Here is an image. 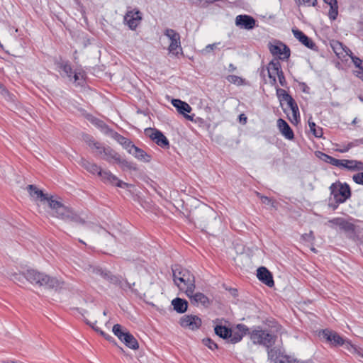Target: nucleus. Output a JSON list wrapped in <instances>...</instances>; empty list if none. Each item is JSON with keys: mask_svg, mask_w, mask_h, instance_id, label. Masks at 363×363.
I'll list each match as a JSON object with an SVG mask.
<instances>
[{"mask_svg": "<svg viewBox=\"0 0 363 363\" xmlns=\"http://www.w3.org/2000/svg\"><path fill=\"white\" fill-rule=\"evenodd\" d=\"M99 176L106 184L116 186L120 188H125L128 186V184L120 180L116 176L113 174L110 171L101 170L99 172Z\"/></svg>", "mask_w": 363, "mask_h": 363, "instance_id": "nucleus-12", "label": "nucleus"}, {"mask_svg": "<svg viewBox=\"0 0 363 363\" xmlns=\"http://www.w3.org/2000/svg\"><path fill=\"white\" fill-rule=\"evenodd\" d=\"M187 296L190 298L191 303L194 305H201L205 308H208L211 304L210 299L203 293L197 292L194 294V292H193L191 294H189V296Z\"/></svg>", "mask_w": 363, "mask_h": 363, "instance_id": "nucleus-22", "label": "nucleus"}, {"mask_svg": "<svg viewBox=\"0 0 363 363\" xmlns=\"http://www.w3.org/2000/svg\"><path fill=\"white\" fill-rule=\"evenodd\" d=\"M123 285L125 289H123L124 291H125L127 289H129L133 294H138V290L132 288L131 284L129 283L127 280H125L124 282H123Z\"/></svg>", "mask_w": 363, "mask_h": 363, "instance_id": "nucleus-55", "label": "nucleus"}, {"mask_svg": "<svg viewBox=\"0 0 363 363\" xmlns=\"http://www.w3.org/2000/svg\"><path fill=\"white\" fill-rule=\"evenodd\" d=\"M308 125L310 128V131L315 138H321L323 135V128L321 127L317 126L316 124L311 120H308Z\"/></svg>", "mask_w": 363, "mask_h": 363, "instance_id": "nucleus-39", "label": "nucleus"}, {"mask_svg": "<svg viewBox=\"0 0 363 363\" xmlns=\"http://www.w3.org/2000/svg\"><path fill=\"white\" fill-rule=\"evenodd\" d=\"M277 126L281 133L286 139L293 140L294 138V131L285 120L279 118L277 120Z\"/></svg>", "mask_w": 363, "mask_h": 363, "instance_id": "nucleus-23", "label": "nucleus"}, {"mask_svg": "<svg viewBox=\"0 0 363 363\" xmlns=\"http://www.w3.org/2000/svg\"><path fill=\"white\" fill-rule=\"evenodd\" d=\"M82 140L86 145H88L91 148L93 147L94 145H96V141L94 137L91 135L84 133L82 135Z\"/></svg>", "mask_w": 363, "mask_h": 363, "instance_id": "nucleus-42", "label": "nucleus"}, {"mask_svg": "<svg viewBox=\"0 0 363 363\" xmlns=\"http://www.w3.org/2000/svg\"><path fill=\"white\" fill-rule=\"evenodd\" d=\"M90 122L98 128L104 134L110 137L114 130L102 120L93 117L90 119Z\"/></svg>", "mask_w": 363, "mask_h": 363, "instance_id": "nucleus-26", "label": "nucleus"}, {"mask_svg": "<svg viewBox=\"0 0 363 363\" xmlns=\"http://www.w3.org/2000/svg\"><path fill=\"white\" fill-rule=\"evenodd\" d=\"M260 199H261L262 203L266 204V205H269L271 206H274V202L270 198L265 196H261Z\"/></svg>", "mask_w": 363, "mask_h": 363, "instance_id": "nucleus-54", "label": "nucleus"}, {"mask_svg": "<svg viewBox=\"0 0 363 363\" xmlns=\"http://www.w3.org/2000/svg\"><path fill=\"white\" fill-rule=\"evenodd\" d=\"M146 134H149V137L158 146L163 148H168L169 143L167 137L159 130L148 128L145 129Z\"/></svg>", "mask_w": 363, "mask_h": 363, "instance_id": "nucleus-11", "label": "nucleus"}, {"mask_svg": "<svg viewBox=\"0 0 363 363\" xmlns=\"http://www.w3.org/2000/svg\"><path fill=\"white\" fill-rule=\"evenodd\" d=\"M340 164L337 167L345 168L349 170L363 169V162L353 160H340Z\"/></svg>", "mask_w": 363, "mask_h": 363, "instance_id": "nucleus-25", "label": "nucleus"}, {"mask_svg": "<svg viewBox=\"0 0 363 363\" xmlns=\"http://www.w3.org/2000/svg\"><path fill=\"white\" fill-rule=\"evenodd\" d=\"M285 101L287 103V105L292 111L293 118L296 121L298 117H299V110L296 102L291 95L287 98V99Z\"/></svg>", "mask_w": 363, "mask_h": 363, "instance_id": "nucleus-37", "label": "nucleus"}, {"mask_svg": "<svg viewBox=\"0 0 363 363\" xmlns=\"http://www.w3.org/2000/svg\"><path fill=\"white\" fill-rule=\"evenodd\" d=\"M277 96L280 102L281 103L282 101H286L287 98L290 96V94H289L286 90L281 88H277Z\"/></svg>", "mask_w": 363, "mask_h": 363, "instance_id": "nucleus-43", "label": "nucleus"}, {"mask_svg": "<svg viewBox=\"0 0 363 363\" xmlns=\"http://www.w3.org/2000/svg\"><path fill=\"white\" fill-rule=\"evenodd\" d=\"M172 104L177 108V111L183 114L186 118L192 121L194 120V115L189 116L187 115V113H190L191 111V107L185 101H183L180 99H174L172 100Z\"/></svg>", "mask_w": 363, "mask_h": 363, "instance_id": "nucleus-20", "label": "nucleus"}, {"mask_svg": "<svg viewBox=\"0 0 363 363\" xmlns=\"http://www.w3.org/2000/svg\"><path fill=\"white\" fill-rule=\"evenodd\" d=\"M27 190L30 196L33 198V199L43 203L47 202L48 206H50V199H53V196H48V194H44L42 190L38 189L35 185H28L27 186Z\"/></svg>", "mask_w": 363, "mask_h": 363, "instance_id": "nucleus-18", "label": "nucleus"}, {"mask_svg": "<svg viewBox=\"0 0 363 363\" xmlns=\"http://www.w3.org/2000/svg\"><path fill=\"white\" fill-rule=\"evenodd\" d=\"M57 66L61 69L65 77H68L69 80H72V74H73L72 68L71 64L67 60H60L56 63Z\"/></svg>", "mask_w": 363, "mask_h": 363, "instance_id": "nucleus-33", "label": "nucleus"}, {"mask_svg": "<svg viewBox=\"0 0 363 363\" xmlns=\"http://www.w3.org/2000/svg\"><path fill=\"white\" fill-rule=\"evenodd\" d=\"M267 70L269 78H272V75L277 74L280 70H282L279 60L278 59L272 60L268 64Z\"/></svg>", "mask_w": 363, "mask_h": 363, "instance_id": "nucleus-30", "label": "nucleus"}, {"mask_svg": "<svg viewBox=\"0 0 363 363\" xmlns=\"http://www.w3.org/2000/svg\"><path fill=\"white\" fill-rule=\"evenodd\" d=\"M319 335L325 339L331 345L334 347L347 346V340H344L337 332L329 329L322 330L319 332Z\"/></svg>", "mask_w": 363, "mask_h": 363, "instance_id": "nucleus-9", "label": "nucleus"}, {"mask_svg": "<svg viewBox=\"0 0 363 363\" xmlns=\"http://www.w3.org/2000/svg\"><path fill=\"white\" fill-rule=\"evenodd\" d=\"M277 75L278 77L280 85L284 87H287V82L285 79L283 71L280 70L279 72Z\"/></svg>", "mask_w": 363, "mask_h": 363, "instance_id": "nucleus-51", "label": "nucleus"}, {"mask_svg": "<svg viewBox=\"0 0 363 363\" xmlns=\"http://www.w3.org/2000/svg\"><path fill=\"white\" fill-rule=\"evenodd\" d=\"M337 201H338L337 199L330 198L329 203H328V206L333 211H335L338 208L339 205L341 203H339Z\"/></svg>", "mask_w": 363, "mask_h": 363, "instance_id": "nucleus-50", "label": "nucleus"}, {"mask_svg": "<svg viewBox=\"0 0 363 363\" xmlns=\"http://www.w3.org/2000/svg\"><path fill=\"white\" fill-rule=\"evenodd\" d=\"M304 3L308 4V6H315L317 1L316 0H303Z\"/></svg>", "mask_w": 363, "mask_h": 363, "instance_id": "nucleus-62", "label": "nucleus"}, {"mask_svg": "<svg viewBox=\"0 0 363 363\" xmlns=\"http://www.w3.org/2000/svg\"><path fill=\"white\" fill-rule=\"evenodd\" d=\"M80 72H74L72 74V80L74 79V82H77L79 85L81 83L79 82L80 80Z\"/></svg>", "mask_w": 363, "mask_h": 363, "instance_id": "nucleus-58", "label": "nucleus"}, {"mask_svg": "<svg viewBox=\"0 0 363 363\" xmlns=\"http://www.w3.org/2000/svg\"><path fill=\"white\" fill-rule=\"evenodd\" d=\"M248 335L252 342L255 345H260L268 349L272 347L276 342V335L269 333L267 330H262L259 326L255 328Z\"/></svg>", "mask_w": 363, "mask_h": 363, "instance_id": "nucleus-3", "label": "nucleus"}, {"mask_svg": "<svg viewBox=\"0 0 363 363\" xmlns=\"http://www.w3.org/2000/svg\"><path fill=\"white\" fill-rule=\"evenodd\" d=\"M94 272L100 275L111 284L118 286L121 289H125L123 285L122 277L121 276L113 275L111 272L103 269L102 268H96Z\"/></svg>", "mask_w": 363, "mask_h": 363, "instance_id": "nucleus-15", "label": "nucleus"}, {"mask_svg": "<svg viewBox=\"0 0 363 363\" xmlns=\"http://www.w3.org/2000/svg\"><path fill=\"white\" fill-rule=\"evenodd\" d=\"M112 331L113 334L130 349L137 350L139 348L138 340L126 329L123 330L120 324H115L113 326Z\"/></svg>", "mask_w": 363, "mask_h": 363, "instance_id": "nucleus-4", "label": "nucleus"}, {"mask_svg": "<svg viewBox=\"0 0 363 363\" xmlns=\"http://www.w3.org/2000/svg\"><path fill=\"white\" fill-rule=\"evenodd\" d=\"M330 191L331 196H333L334 199H337L339 203H345L352 195L349 184L340 182L333 183L330 186Z\"/></svg>", "mask_w": 363, "mask_h": 363, "instance_id": "nucleus-5", "label": "nucleus"}, {"mask_svg": "<svg viewBox=\"0 0 363 363\" xmlns=\"http://www.w3.org/2000/svg\"><path fill=\"white\" fill-rule=\"evenodd\" d=\"M214 332L216 335L224 340H228L231 335V329L228 327L217 325L214 328Z\"/></svg>", "mask_w": 363, "mask_h": 363, "instance_id": "nucleus-34", "label": "nucleus"}, {"mask_svg": "<svg viewBox=\"0 0 363 363\" xmlns=\"http://www.w3.org/2000/svg\"><path fill=\"white\" fill-rule=\"evenodd\" d=\"M235 24L240 28L251 30L255 28L256 21L253 17L248 15H238L235 18Z\"/></svg>", "mask_w": 363, "mask_h": 363, "instance_id": "nucleus-21", "label": "nucleus"}, {"mask_svg": "<svg viewBox=\"0 0 363 363\" xmlns=\"http://www.w3.org/2000/svg\"><path fill=\"white\" fill-rule=\"evenodd\" d=\"M331 47L336 55L340 57V55L343 54L345 46L339 41H333L331 43Z\"/></svg>", "mask_w": 363, "mask_h": 363, "instance_id": "nucleus-41", "label": "nucleus"}, {"mask_svg": "<svg viewBox=\"0 0 363 363\" xmlns=\"http://www.w3.org/2000/svg\"><path fill=\"white\" fill-rule=\"evenodd\" d=\"M227 79L229 82L235 84H238V85H241L243 83L242 78H241L238 76H236V75H229L227 77Z\"/></svg>", "mask_w": 363, "mask_h": 363, "instance_id": "nucleus-46", "label": "nucleus"}, {"mask_svg": "<svg viewBox=\"0 0 363 363\" xmlns=\"http://www.w3.org/2000/svg\"><path fill=\"white\" fill-rule=\"evenodd\" d=\"M342 218H340V217L335 218L329 220L328 223H331L333 225H335L340 226V223H341V222L342 220Z\"/></svg>", "mask_w": 363, "mask_h": 363, "instance_id": "nucleus-56", "label": "nucleus"}, {"mask_svg": "<svg viewBox=\"0 0 363 363\" xmlns=\"http://www.w3.org/2000/svg\"><path fill=\"white\" fill-rule=\"evenodd\" d=\"M49 207L52 210V216L63 220L67 223H74L84 225L86 221L79 214L74 212L72 208L65 206L61 202L50 199Z\"/></svg>", "mask_w": 363, "mask_h": 363, "instance_id": "nucleus-2", "label": "nucleus"}, {"mask_svg": "<svg viewBox=\"0 0 363 363\" xmlns=\"http://www.w3.org/2000/svg\"><path fill=\"white\" fill-rule=\"evenodd\" d=\"M292 33L294 37L304 46L312 50H318V47L315 45V43L313 41V40L311 38L307 36L303 32L297 28H293Z\"/></svg>", "mask_w": 363, "mask_h": 363, "instance_id": "nucleus-17", "label": "nucleus"}, {"mask_svg": "<svg viewBox=\"0 0 363 363\" xmlns=\"http://www.w3.org/2000/svg\"><path fill=\"white\" fill-rule=\"evenodd\" d=\"M179 283L178 288L180 291H184L186 296H189V294L194 292L196 289L195 277L189 270L184 272V276L182 277Z\"/></svg>", "mask_w": 363, "mask_h": 363, "instance_id": "nucleus-8", "label": "nucleus"}, {"mask_svg": "<svg viewBox=\"0 0 363 363\" xmlns=\"http://www.w3.org/2000/svg\"><path fill=\"white\" fill-rule=\"evenodd\" d=\"M351 60L354 63V66L356 67L357 69H359V67H363V60H362L359 57L356 56H352Z\"/></svg>", "mask_w": 363, "mask_h": 363, "instance_id": "nucleus-52", "label": "nucleus"}, {"mask_svg": "<svg viewBox=\"0 0 363 363\" xmlns=\"http://www.w3.org/2000/svg\"><path fill=\"white\" fill-rule=\"evenodd\" d=\"M203 212L206 213V214H208L209 213H211V210L209 209L208 207H204V209H203Z\"/></svg>", "mask_w": 363, "mask_h": 363, "instance_id": "nucleus-64", "label": "nucleus"}, {"mask_svg": "<svg viewBox=\"0 0 363 363\" xmlns=\"http://www.w3.org/2000/svg\"><path fill=\"white\" fill-rule=\"evenodd\" d=\"M258 279L269 287L274 285L272 274L265 267H260L257 270Z\"/></svg>", "mask_w": 363, "mask_h": 363, "instance_id": "nucleus-19", "label": "nucleus"}, {"mask_svg": "<svg viewBox=\"0 0 363 363\" xmlns=\"http://www.w3.org/2000/svg\"><path fill=\"white\" fill-rule=\"evenodd\" d=\"M343 52H345L346 55H348L349 57H350L351 59H352V56H354L353 55V52L346 46L345 47V50H343Z\"/></svg>", "mask_w": 363, "mask_h": 363, "instance_id": "nucleus-61", "label": "nucleus"}, {"mask_svg": "<svg viewBox=\"0 0 363 363\" xmlns=\"http://www.w3.org/2000/svg\"><path fill=\"white\" fill-rule=\"evenodd\" d=\"M352 179L356 184L363 185V172L354 174Z\"/></svg>", "mask_w": 363, "mask_h": 363, "instance_id": "nucleus-49", "label": "nucleus"}, {"mask_svg": "<svg viewBox=\"0 0 363 363\" xmlns=\"http://www.w3.org/2000/svg\"><path fill=\"white\" fill-rule=\"evenodd\" d=\"M11 279L14 282H23L24 279L33 284L43 286L45 289L60 290L63 288L65 283L61 279L50 277L45 273L30 269L25 273H14L11 275Z\"/></svg>", "mask_w": 363, "mask_h": 363, "instance_id": "nucleus-1", "label": "nucleus"}, {"mask_svg": "<svg viewBox=\"0 0 363 363\" xmlns=\"http://www.w3.org/2000/svg\"><path fill=\"white\" fill-rule=\"evenodd\" d=\"M129 154L134 156L138 160L144 162H149L151 160V155H148L143 150L135 146V145L133 149L129 150Z\"/></svg>", "mask_w": 363, "mask_h": 363, "instance_id": "nucleus-27", "label": "nucleus"}, {"mask_svg": "<svg viewBox=\"0 0 363 363\" xmlns=\"http://www.w3.org/2000/svg\"><path fill=\"white\" fill-rule=\"evenodd\" d=\"M301 240L308 243L313 244L315 236L313 232L311 230L308 233H304L301 235Z\"/></svg>", "mask_w": 363, "mask_h": 363, "instance_id": "nucleus-44", "label": "nucleus"}, {"mask_svg": "<svg viewBox=\"0 0 363 363\" xmlns=\"http://www.w3.org/2000/svg\"><path fill=\"white\" fill-rule=\"evenodd\" d=\"M0 93L2 95H6L9 93L7 89L1 83H0Z\"/></svg>", "mask_w": 363, "mask_h": 363, "instance_id": "nucleus-59", "label": "nucleus"}, {"mask_svg": "<svg viewBox=\"0 0 363 363\" xmlns=\"http://www.w3.org/2000/svg\"><path fill=\"white\" fill-rule=\"evenodd\" d=\"M353 72L357 77H358L363 82V67H359V69H356Z\"/></svg>", "mask_w": 363, "mask_h": 363, "instance_id": "nucleus-57", "label": "nucleus"}, {"mask_svg": "<svg viewBox=\"0 0 363 363\" xmlns=\"http://www.w3.org/2000/svg\"><path fill=\"white\" fill-rule=\"evenodd\" d=\"M339 227L341 230L346 233H352L355 230V225L353 223L346 220L345 218H342V220Z\"/></svg>", "mask_w": 363, "mask_h": 363, "instance_id": "nucleus-40", "label": "nucleus"}, {"mask_svg": "<svg viewBox=\"0 0 363 363\" xmlns=\"http://www.w3.org/2000/svg\"><path fill=\"white\" fill-rule=\"evenodd\" d=\"M267 353L271 363H313L312 360L301 361L284 354L279 349L276 347L271 348Z\"/></svg>", "mask_w": 363, "mask_h": 363, "instance_id": "nucleus-6", "label": "nucleus"}, {"mask_svg": "<svg viewBox=\"0 0 363 363\" xmlns=\"http://www.w3.org/2000/svg\"><path fill=\"white\" fill-rule=\"evenodd\" d=\"M317 155L320 159H321L324 162L330 164L333 166L338 167L339 164H341L340 160L336 159L332 156H330L325 153L318 152Z\"/></svg>", "mask_w": 363, "mask_h": 363, "instance_id": "nucleus-38", "label": "nucleus"}, {"mask_svg": "<svg viewBox=\"0 0 363 363\" xmlns=\"http://www.w3.org/2000/svg\"><path fill=\"white\" fill-rule=\"evenodd\" d=\"M250 328L244 324H238L235 330H231V335L228 342L232 344L239 342L244 335L248 334Z\"/></svg>", "mask_w": 363, "mask_h": 363, "instance_id": "nucleus-16", "label": "nucleus"}, {"mask_svg": "<svg viewBox=\"0 0 363 363\" xmlns=\"http://www.w3.org/2000/svg\"><path fill=\"white\" fill-rule=\"evenodd\" d=\"M347 348L352 352L355 353L359 356L363 357V352H362L359 348L352 345L350 342H347Z\"/></svg>", "mask_w": 363, "mask_h": 363, "instance_id": "nucleus-48", "label": "nucleus"}, {"mask_svg": "<svg viewBox=\"0 0 363 363\" xmlns=\"http://www.w3.org/2000/svg\"><path fill=\"white\" fill-rule=\"evenodd\" d=\"M120 157V154L116 152L111 147L107 146L106 147V150L104 152V157L102 159L105 160L109 163L112 162V160H114L115 162H117L118 158Z\"/></svg>", "mask_w": 363, "mask_h": 363, "instance_id": "nucleus-35", "label": "nucleus"}, {"mask_svg": "<svg viewBox=\"0 0 363 363\" xmlns=\"http://www.w3.org/2000/svg\"><path fill=\"white\" fill-rule=\"evenodd\" d=\"M116 163L119 164L123 170L124 169L133 170V171L138 170L136 164L131 162H128L127 160L121 157V155L118 158L117 162Z\"/></svg>", "mask_w": 363, "mask_h": 363, "instance_id": "nucleus-36", "label": "nucleus"}, {"mask_svg": "<svg viewBox=\"0 0 363 363\" xmlns=\"http://www.w3.org/2000/svg\"><path fill=\"white\" fill-rule=\"evenodd\" d=\"M105 338L110 342L113 343L114 345H117V342H116V340L111 336L110 335H107Z\"/></svg>", "mask_w": 363, "mask_h": 363, "instance_id": "nucleus-60", "label": "nucleus"}, {"mask_svg": "<svg viewBox=\"0 0 363 363\" xmlns=\"http://www.w3.org/2000/svg\"><path fill=\"white\" fill-rule=\"evenodd\" d=\"M78 163L87 172L93 174H97L99 175V172L101 170V167L96 164L91 162L84 157H81L78 161Z\"/></svg>", "mask_w": 363, "mask_h": 363, "instance_id": "nucleus-28", "label": "nucleus"}, {"mask_svg": "<svg viewBox=\"0 0 363 363\" xmlns=\"http://www.w3.org/2000/svg\"><path fill=\"white\" fill-rule=\"evenodd\" d=\"M204 345L208 347L209 349L213 350L218 348V345L211 338H205L203 340Z\"/></svg>", "mask_w": 363, "mask_h": 363, "instance_id": "nucleus-47", "label": "nucleus"}, {"mask_svg": "<svg viewBox=\"0 0 363 363\" xmlns=\"http://www.w3.org/2000/svg\"><path fill=\"white\" fill-rule=\"evenodd\" d=\"M220 43H213V44H208V45H206L205 47V48H203L201 51L202 54L203 55H207L210 52H211L212 51H213L214 50L217 49L218 48V45H220Z\"/></svg>", "mask_w": 363, "mask_h": 363, "instance_id": "nucleus-45", "label": "nucleus"}, {"mask_svg": "<svg viewBox=\"0 0 363 363\" xmlns=\"http://www.w3.org/2000/svg\"><path fill=\"white\" fill-rule=\"evenodd\" d=\"M179 324L182 328L196 330L201 326L202 320L196 315H184L180 318Z\"/></svg>", "mask_w": 363, "mask_h": 363, "instance_id": "nucleus-10", "label": "nucleus"}, {"mask_svg": "<svg viewBox=\"0 0 363 363\" xmlns=\"http://www.w3.org/2000/svg\"><path fill=\"white\" fill-rule=\"evenodd\" d=\"M106 147L102 146L100 143L96 142V145H94L92 148L95 149L97 152V155H99L104 154L106 150Z\"/></svg>", "mask_w": 363, "mask_h": 363, "instance_id": "nucleus-53", "label": "nucleus"}, {"mask_svg": "<svg viewBox=\"0 0 363 363\" xmlns=\"http://www.w3.org/2000/svg\"><path fill=\"white\" fill-rule=\"evenodd\" d=\"M324 3L330 6L328 17L330 20L334 21L338 15V5L337 0H323Z\"/></svg>", "mask_w": 363, "mask_h": 363, "instance_id": "nucleus-32", "label": "nucleus"}, {"mask_svg": "<svg viewBox=\"0 0 363 363\" xmlns=\"http://www.w3.org/2000/svg\"><path fill=\"white\" fill-rule=\"evenodd\" d=\"M173 308L178 313H184L188 309V302L185 299L181 298H175L172 301Z\"/></svg>", "mask_w": 363, "mask_h": 363, "instance_id": "nucleus-29", "label": "nucleus"}, {"mask_svg": "<svg viewBox=\"0 0 363 363\" xmlns=\"http://www.w3.org/2000/svg\"><path fill=\"white\" fill-rule=\"evenodd\" d=\"M172 274H173V280L174 284L179 286V280L182 279V277L184 276V272H188L189 269L183 268L179 265H174L172 267Z\"/></svg>", "mask_w": 363, "mask_h": 363, "instance_id": "nucleus-31", "label": "nucleus"}, {"mask_svg": "<svg viewBox=\"0 0 363 363\" xmlns=\"http://www.w3.org/2000/svg\"><path fill=\"white\" fill-rule=\"evenodd\" d=\"M110 138L114 139L116 141H117L119 144L122 145V147L128 151L129 153V150L133 149L134 147V144L131 140H130L128 138H125L124 136L121 135L118 133L114 132L112 133V135L110 136Z\"/></svg>", "mask_w": 363, "mask_h": 363, "instance_id": "nucleus-24", "label": "nucleus"}, {"mask_svg": "<svg viewBox=\"0 0 363 363\" xmlns=\"http://www.w3.org/2000/svg\"><path fill=\"white\" fill-rule=\"evenodd\" d=\"M164 35L167 36L171 41L169 46V51L174 55H177V49L182 50L179 34L173 29L167 28L164 31Z\"/></svg>", "mask_w": 363, "mask_h": 363, "instance_id": "nucleus-13", "label": "nucleus"}, {"mask_svg": "<svg viewBox=\"0 0 363 363\" xmlns=\"http://www.w3.org/2000/svg\"><path fill=\"white\" fill-rule=\"evenodd\" d=\"M142 20V13L139 10L128 11L125 16L124 21L129 28L135 30Z\"/></svg>", "mask_w": 363, "mask_h": 363, "instance_id": "nucleus-14", "label": "nucleus"}, {"mask_svg": "<svg viewBox=\"0 0 363 363\" xmlns=\"http://www.w3.org/2000/svg\"><path fill=\"white\" fill-rule=\"evenodd\" d=\"M272 80V84H275L277 83V79L274 75H272V78H270Z\"/></svg>", "mask_w": 363, "mask_h": 363, "instance_id": "nucleus-63", "label": "nucleus"}, {"mask_svg": "<svg viewBox=\"0 0 363 363\" xmlns=\"http://www.w3.org/2000/svg\"><path fill=\"white\" fill-rule=\"evenodd\" d=\"M268 48L273 56L279 57L278 60H286L290 57V48L281 41L277 40L274 44L269 43Z\"/></svg>", "mask_w": 363, "mask_h": 363, "instance_id": "nucleus-7", "label": "nucleus"}]
</instances>
